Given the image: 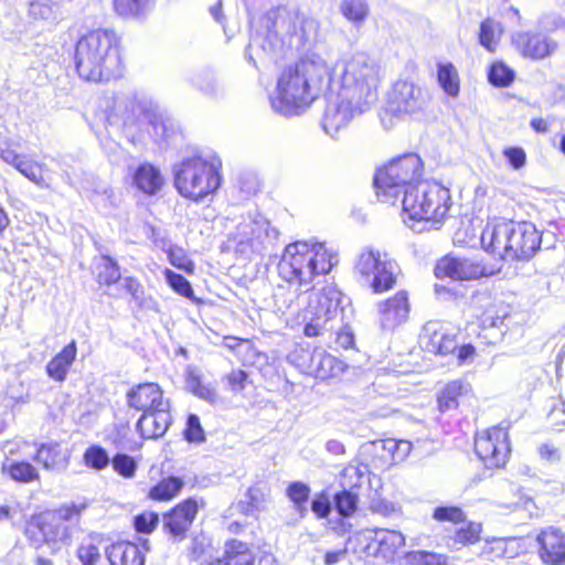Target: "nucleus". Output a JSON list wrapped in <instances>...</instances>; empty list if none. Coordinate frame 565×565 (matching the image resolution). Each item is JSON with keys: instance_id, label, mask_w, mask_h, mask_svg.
I'll list each match as a JSON object with an SVG mask.
<instances>
[{"instance_id": "obj_61", "label": "nucleus", "mask_w": 565, "mask_h": 565, "mask_svg": "<svg viewBox=\"0 0 565 565\" xmlns=\"http://www.w3.org/2000/svg\"><path fill=\"white\" fill-rule=\"evenodd\" d=\"M370 510L382 516H392L401 512V507L380 495H374L370 501Z\"/></svg>"}, {"instance_id": "obj_16", "label": "nucleus", "mask_w": 565, "mask_h": 565, "mask_svg": "<svg viewBox=\"0 0 565 565\" xmlns=\"http://www.w3.org/2000/svg\"><path fill=\"white\" fill-rule=\"evenodd\" d=\"M452 201L449 190L438 182H429L426 189V206L422 224L423 226L416 228L411 225L416 232L424 230H438L440 225L449 215Z\"/></svg>"}, {"instance_id": "obj_47", "label": "nucleus", "mask_w": 565, "mask_h": 565, "mask_svg": "<svg viewBox=\"0 0 565 565\" xmlns=\"http://www.w3.org/2000/svg\"><path fill=\"white\" fill-rule=\"evenodd\" d=\"M406 565H447L448 557L428 551H411L403 556Z\"/></svg>"}, {"instance_id": "obj_62", "label": "nucleus", "mask_w": 565, "mask_h": 565, "mask_svg": "<svg viewBox=\"0 0 565 565\" xmlns=\"http://www.w3.org/2000/svg\"><path fill=\"white\" fill-rule=\"evenodd\" d=\"M99 280L106 285L116 284L120 280V270L118 265L110 258H103V270L98 274Z\"/></svg>"}, {"instance_id": "obj_22", "label": "nucleus", "mask_w": 565, "mask_h": 565, "mask_svg": "<svg viewBox=\"0 0 565 565\" xmlns=\"http://www.w3.org/2000/svg\"><path fill=\"white\" fill-rule=\"evenodd\" d=\"M539 555L544 564H565V532L555 527L543 530L537 535Z\"/></svg>"}, {"instance_id": "obj_4", "label": "nucleus", "mask_w": 565, "mask_h": 565, "mask_svg": "<svg viewBox=\"0 0 565 565\" xmlns=\"http://www.w3.org/2000/svg\"><path fill=\"white\" fill-rule=\"evenodd\" d=\"M76 71L85 81L103 82L120 75L118 38L105 29L89 31L76 42Z\"/></svg>"}, {"instance_id": "obj_11", "label": "nucleus", "mask_w": 565, "mask_h": 565, "mask_svg": "<svg viewBox=\"0 0 565 565\" xmlns=\"http://www.w3.org/2000/svg\"><path fill=\"white\" fill-rule=\"evenodd\" d=\"M396 265L379 250H363L356 260L355 271L363 284L369 285L375 294L393 288L396 282Z\"/></svg>"}, {"instance_id": "obj_14", "label": "nucleus", "mask_w": 565, "mask_h": 565, "mask_svg": "<svg viewBox=\"0 0 565 565\" xmlns=\"http://www.w3.org/2000/svg\"><path fill=\"white\" fill-rule=\"evenodd\" d=\"M475 450L486 467H503L510 454L507 429L503 427H492L478 433L475 439Z\"/></svg>"}, {"instance_id": "obj_29", "label": "nucleus", "mask_w": 565, "mask_h": 565, "mask_svg": "<svg viewBox=\"0 0 565 565\" xmlns=\"http://www.w3.org/2000/svg\"><path fill=\"white\" fill-rule=\"evenodd\" d=\"M169 408L143 413L137 422V430L143 438H158L164 435L170 425Z\"/></svg>"}, {"instance_id": "obj_6", "label": "nucleus", "mask_w": 565, "mask_h": 565, "mask_svg": "<svg viewBox=\"0 0 565 565\" xmlns=\"http://www.w3.org/2000/svg\"><path fill=\"white\" fill-rule=\"evenodd\" d=\"M542 235L533 223L495 220L481 234L486 252L504 260H529L541 248Z\"/></svg>"}, {"instance_id": "obj_58", "label": "nucleus", "mask_w": 565, "mask_h": 565, "mask_svg": "<svg viewBox=\"0 0 565 565\" xmlns=\"http://www.w3.org/2000/svg\"><path fill=\"white\" fill-rule=\"evenodd\" d=\"M481 530L480 523L470 522L456 531L454 541L461 545L475 544L480 540Z\"/></svg>"}, {"instance_id": "obj_33", "label": "nucleus", "mask_w": 565, "mask_h": 565, "mask_svg": "<svg viewBox=\"0 0 565 565\" xmlns=\"http://www.w3.org/2000/svg\"><path fill=\"white\" fill-rule=\"evenodd\" d=\"M405 543V536L398 531L380 530L376 532L377 553L386 562H393L396 553Z\"/></svg>"}, {"instance_id": "obj_55", "label": "nucleus", "mask_w": 565, "mask_h": 565, "mask_svg": "<svg viewBox=\"0 0 565 565\" xmlns=\"http://www.w3.org/2000/svg\"><path fill=\"white\" fill-rule=\"evenodd\" d=\"M335 509L342 516H351L358 508V494L350 490L339 492L334 498Z\"/></svg>"}, {"instance_id": "obj_34", "label": "nucleus", "mask_w": 565, "mask_h": 565, "mask_svg": "<svg viewBox=\"0 0 565 565\" xmlns=\"http://www.w3.org/2000/svg\"><path fill=\"white\" fill-rule=\"evenodd\" d=\"M3 476L12 481L20 483H30L40 479L38 469L28 461H15L6 458L1 465Z\"/></svg>"}, {"instance_id": "obj_44", "label": "nucleus", "mask_w": 565, "mask_h": 565, "mask_svg": "<svg viewBox=\"0 0 565 565\" xmlns=\"http://www.w3.org/2000/svg\"><path fill=\"white\" fill-rule=\"evenodd\" d=\"M152 0H114V9L124 18H140L150 9Z\"/></svg>"}, {"instance_id": "obj_13", "label": "nucleus", "mask_w": 565, "mask_h": 565, "mask_svg": "<svg viewBox=\"0 0 565 565\" xmlns=\"http://www.w3.org/2000/svg\"><path fill=\"white\" fill-rule=\"evenodd\" d=\"M333 93L335 95L330 96L327 102L321 126L328 136L338 138L340 131L345 129L356 116L366 111L369 107L359 105L358 102L344 97L339 92Z\"/></svg>"}, {"instance_id": "obj_19", "label": "nucleus", "mask_w": 565, "mask_h": 565, "mask_svg": "<svg viewBox=\"0 0 565 565\" xmlns=\"http://www.w3.org/2000/svg\"><path fill=\"white\" fill-rule=\"evenodd\" d=\"M419 339L422 347L435 354L448 355L458 348L456 335L438 321L427 322Z\"/></svg>"}, {"instance_id": "obj_38", "label": "nucleus", "mask_w": 565, "mask_h": 565, "mask_svg": "<svg viewBox=\"0 0 565 565\" xmlns=\"http://www.w3.org/2000/svg\"><path fill=\"white\" fill-rule=\"evenodd\" d=\"M367 465L356 462L348 465L340 475V484L344 490L352 491L363 486L369 480Z\"/></svg>"}, {"instance_id": "obj_43", "label": "nucleus", "mask_w": 565, "mask_h": 565, "mask_svg": "<svg viewBox=\"0 0 565 565\" xmlns=\"http://www.w3.org/2000/svg\"><path fill=\"white\" fill-rule=\"evenodd\" d=\"M501 34V24L492 19H487L480 25V44L489 52H494L500 41Z\"/></svg>"}, {"instance_id": "obj_2", "label": "nucleus", "mask_w": 565, "mask_h": 565, "mask_svg": "<svg viewBox=\"0 0 565 565\" xmlns=\"http://www.w3.org/2000/svg\"><path fill=\"white\" fill-rule=\"evenodd\" d=\"M329 62L317 53H308L285 67L270 95L271 108L284 116L303 113L332 86Z\"/></svg>"}, {"instance_id": "obj_51", "label": "nucleus", "mask_w": 565, "mask_h": 565, "mask_svg": "<svg viewBox=\"0 0 565 565\" xmlns=\"http://www.w3.org/2000/svg\"><path fill=\"white\" fill-rule=\"evenodd\" d=\"M310 494V488L302 482H292L287 488V497L294 502L300 516H305L306 503Z\"/></svg>"}, {"instance_id": "obj_54", "label": "nucleus", "mask_w": 565, "mask_h": 565, "mask_svg": "<svg viewBox=\"0 0 565 565\" xmlns=\"http://www.w3.org/2000/svg\"><path fill=\"white\" fill-rule=\"evenodd\" d=\"M340 10L348 20L361 22L365 19L369 8L364 0H343Z\"/></svg>"}, {"instance_id": "obj_57", "label": "nucleus", "mask_w": 565, "mask_h": 565, "mask_svg": "<svg viewBox=\"0 0 565 565\" xmlns=\"http://www.w3.org/2000/svg\"><path fill=\"white\" fill-rule=\"evenodd\" d=\"M383 449L391 455L393 462L403 461L412 450V444L408 440L386 439L383 441Z\"/></svg>"}, {"instance_id": "obj_30", "label": "nucleus", "mask_w": 565, "mask_h": 565, "mask_svg": "<svg viewBox=\"0 0 565 565\" xmlns=\"http://www.w3.org/2000/svg\"><path fill=\"white\" fill-rule=\"evenodd\" d=\"M67 2L70 0H32L29 3L28 14L33 20L55 24L63 18Z\"/></svg>"}, {"instance_id": "obj_42", "label": "nucleus", "mask_w": 565, "mask_h": 565, "mask_svg": "<svg viewBox=\"0 0 565 565\" xmlns=\"http://www.w3.org/2000/svg\"><path fill=\"white\" fill-rule=\"evenodd\" d=\"M162 250L167 253L168 259L170 264L188 274H193L195 266L194 263L190 259L186 252L175 245L170 244L169 242H161V245L156 243Z\"/></svg>"}, {"instance_id": "obj_17", "label": "nucleus", "mask_w": 565, "mask_h": 565, "mask_svg": "<svg viewBox=\"0 0 565 565\" xmlns=\"http://www.w3.org/2000/svg\"><path fill=\"white\" fill-rule=\"evenodd\" d=\"M495 271L492 268L488 269L478 262L454 256L441 258L435 267V275L438 278L448 277L452 280H471L488 277L492 276Z\"/></svg>"}, {"instance_id": "obj_52", "label": "nucleus", "mask_w": 565, "mask_h": 565, "mask_svg": "<svg viewBox=\"0 0 565 565\" xmlns=\"http://www.w3.org/2000/svg\"><path fill=\"white\" fill-rule=\"evenodd\" d=\"M489 82L498 87L509 86L514 79V72L502 62H494L488 74Z\"/></svg>"}, {"instance_id": "obj_9", "label": "nucleus", "mask_w": 565, "mask_h": 565, "mask_svg": "<svg viewBox=\"0 0 565 565\" xmlns=\"http://www.w3.org/2000/svg\"><path fill=\"white\" fill-rule=\"evenodd\" d=\"M156 103L145 94H121L107 102L105 119L116 127H134L143 119L148 120L154 129V134L164 137V125L157 118Z\"/></svg>"}, {"instance_id": "obj_27", "label": "nucleus", "mask_w": 565, "mask_h": 565, "mask_svg": "<svg viewBox=\"0 0 565 565\" xmlns=\"http://www.w3.org/2000/svg\"><path fill=\"white\" fill-rule=\"evenodd\" d=\"M265 223L257 221L241 223L236 233L232 235L233 242L236 243V250L243 254L259 250L263 244L262 236L265 232Z\"/></svg>"}, {"instance_id": "obj_32", "label": "nucleus", "mask_w": 565, "mask_h": 565, "mask_svg": "<svg viewBox=\"0 0 565 565\" xmlns=\"http://www.w3.org/2000/svg\"><path fill=\"white\" fill-rule=\"evenodd\" d=\"M76 343L72 341L47 363L46 372L49 376L55 381H64L68 369L76 359Z\"/></svg>"}, {"instance_id": "obj_1", "label": "nucleus", "mask_w": 565, "mask_h": 565, "mask_svg": "<svg viewBox=\"0 0 565 565\" xmlns=\"http://www.w3.org/2000/svg\"><path fill=\"white\" fill-rule=\"evenodd\" d=\"M338 253L324 243L297 241L285 247L278 263L279 284L274 294L281 313L290 310L301 294L311 290L316 277L329 274L338 264Z\"/></svg>"}, {"instance_id": "obj_49", "label": "nucleus", "mask_w": 565, "mask_h": 565, "mask_svg": "<svg viewBox=\"0 0 565 565\" xmlns=\"http://www.w3.org/2000/svg\"><path fill=\"white\" fill-rule=\"evenodd\" d=\"M194 85L204 95L210 97H217L223 94L224 87L217 77L211 72H203L198 74L193 79Z\"/></svg>"}, {"instance_id": "obj_53", "label": "nucleus", "mask_w": 565, "mask_h": 565, "mask_svg": "<svg viewBox=\"0 0 565 565\" xmlns=\"http://www.w3.org/2000/svg\"><path fill=\"white\" fill-rule=\"evenodd\" d=\"M84 462L87 467L100 471L109 465V456L107 451L100 446L88 447L83 456Z\"/></svg>"}, {"instance_id": "obj_25", "label": "nucleus", "mask_w": 565, "mask_h": 565, "mask_svg": "<svg viewBox=\"0 0 565 565\" xmlns=\"http://www.w3.org/2000/svg\"><path fill=\"white\" fill-rule=\"evenodd\" d=\"M185 386L198 398L217 405L223 402L214 383L206 382L201 371L195 366H188L185 371Z\"/></svg>"}, {"instance_id": "obj_48", "label": "nucleus", "mask_w": 565, "mask_h": 565, "mask_svg": "<svg viewBox=\"0 0 565 565\" xmlns=\"http://www.w3.org/2000/svg\"><path fill=\"white\" fill-rule=\"evenodd\" d=\"M163 276L168 285L179 295L190 299L193 302H199L195 298L190 281L182 275L174 273L173 270L166 268Z\"/></svg>"}, {"instance_id": "obj_18", "label": "nucleus", "mask_w": 565, "mask_h": 565, "mask_svg": "<svg viewBox=\"0 0 565 565\" xmlns=\"http://www.w3.org/2000/svg\"><path fill=\"white\" fill-rule=\"evenodd\" d=\"M126 401L130 408L142 413L170 407L169 401L163 397V391L152 382L132 386L126 394Z\"/></svg>"}, {"instance_id": "obj_20", "label": "nucleus", "mask_w": 565, "mask_h": 565, "mask_svg": "<svg viewBox=\"0 0 565 565\" xmlns=\"http://www.w3.org/2000/svg\"><path fill=\"white\" fill-rule=\"evenodd\" d=\"M199 511L196 499L189 498L180 502L169 513L163 515V527L172 536L183 539L191 527Z\"/></svg>"}, {"instance_id": "obj_45", "label": "nucleus", "mask_w": 565, "mask_h": 565, "mask_svg": "<svg viewBox=\"0 0 565 565\" xmlns=\"http://www.w3.org/2000/svg\"><path fill=\"white\" fill-rule=\"evenodd\" d=\"M222 383L226 391L233 395H242L252 384L249 374L241 369H234L222 377Z\"/></svg>"}, {"instance_id": "obj_28", "label": "nucleus", "mask_w": 565, "mask_h": 565, "mask_svg": "<svg viewBox=\"0 0 565 565\" xmlns=\"http://www.w3.org/2000/svg\"><path fill=\"white\" fill-rule=\"evenodd\" d=\"M428 183V181H417L403 193V214L407 216L409 221H414L417 224H422L423 221Z\"/></svg>"}, {"instance_id": "obj_41", "label": "nucleus", "mask_w": 565, "mask_h": 565, "mask_svg": "<svg viewBox=\"0 0 565 565\" xmlns=\"http://www.w3.org/2000/svg\"><path fill=\"white\" fill-rule=\"evenodd\" d=\"M468 392L469 385L461 381H452L448 383L438 396L440 411L446 412L456 408L459 404V397Z\"/></svg>"}, {"instance_id": "obj_37", "label": "nucleus", "mask_w": 565, "mask_h": 565, "mask_svg": "<svg viewBox=\"0 0 565 565\" xmlns=\"http://www.w3.org/2000/svg\"><path fill=\"white\" fill-rule=\"evenodd\" d=\"M437 78L449 97H457L460 92V78L457 68L449 62L437 64Z\"/></svg>"}, {"instance_id": "obj_10", "label": "nucleus", "mask_w": 565, "mask_h": 565, "mask_svg": "<svg viewBox=\"0 0 565 565\" xmlns=\"http://www.w3.org/2000/svg\"><path fill=\"white\" fill-rule=\"evenodd\" d=\"M342 294L333 285L311 290L308 301V319L303 333L306 337H322L333 332L341 326L340 313Z\"/></svg>"}, {"instance_id": "obj_26", "label": "nucleus", "mask_w": 565, "mask_h": 565, "mask_svg": "<svg viewBox=\"0 0 565 565\" xmlns=\"http://www.w3.org/2000/svg\"><path fill=\"white\" fill-rule=\"evenodd\" d=\"M132 185L146 195H156L164 185V178L151 163L139 164L131 173Z\"/></svg>"}, {"instance_id": "obj_24", "label": "nucleus", "mask_w": 565, "mask_h": 565, "mask_svg": "<svg viewBox=\"0 0 565 565\" xmlns=\"http://www.w3.org/2000/svg\"><path fill=\"white\" fill-rule=\"evenodd\" d=\"M513 42L523 56L533 60L545 58L555 50V43L536 33H518Z\"/></svg>"}, {"instance_id": "obj_3", "label": "nucleus", "mask_w": 565, "mask_h": 565, "mask_svg": "<svg viewBox=\"0 0 565 565\" xmlns=\"http://www.w3.org/2000/svg\"><path fill=\"white\" fill-rule=\"evenodd\" d=\"M266 38L253 39L248 45V58L255 66L257 58L264 55H284L289 50H300L313 41L318 34L319 24L316 19L296 7H277L265 17Z\"/></svg>"}, {"instance_id": "obj_56", "label": "nucleus", "mask_w": 565, "mask_h": 565, "mask_svg": "<svg viewBox=\"0 0 565 565\" xmlns=\"http://www.w3.org/2000/svg\"><path fill=\"white\" fill-rule=\"evenodd\" d=\"M87 509L86 501H78L64 504L58 509L51 511L61 522L77 521L82 513Z\"/></svg>"}, {"instance_id": "obj_23", "label": "nucleus", "mask_w": 565, "mask_h": 565, "mask_svg": "<svg viewBox=\"0 0 565 565\" xmlns=\"http://www.w3.org/2000/svg\"><path fill=\"white\" fill-rule=\"evenodd\" d=\"M70 450L55 441L41 444L34 456L38 463L53 472L65 471L70 465Z\"/></svg>"}, {"instance_id": "obj_40", "label": "nucleus", "mask_w": 565, "mask_h": 565, "mask_svg": "<svg viewBox=\"0 0 565 565\" xmlns=\"http://www.w3.org/2000/svg\"><path fill=\"white\" fill-rule=\"evenodd\" d=\"M223 565H253L254 556L246 543L233 540L226 544Z\"/></svg>"}, {"instance_id": "obj_21", "label": "nucleus", "mask_w": 565, "mask_h": 565, "mask_svg": "<svg viewBox=\"0 0 565 565\" xmlns=\"http://www.w3.org/2000/svg\"><path fill=\"white\" fill-rule=\"evenodd\" d=\"M377 309L381 328L383 330H394L408 318V296L405 291H398L392 298L381 301Z\"/></svg>"}, {"instance_id": "obj_31", "label": "nucleus", "mask_w": 565, "mask_h": 565, "mask_svg": "<svg viewBox=\"0 0 565 565\" xmlns=\"http://www.w3.org/2000/svg\"><path fill=\"white\" fill-rule=\"evenodd\" d=\"M106 555L110 565H143L145 558L136 544L119 542L113 544Z\"/></svg>"}, {"instance_id": "obj_39", "label": "nucleus", "mask_w": 565, "mask_h": 565, "mask_svg": "<svg viewBox=\"0 0 565 565\" xmlns=\"http://www.w3.org/2000/svg\"><path fill=\"white\" fill-rule=\"evenodd\" d=\"M184 482L178 477H168L153 486L148 493V497L154 501H169L177 497L182 490Z\"/></svg>"}, {"instance_id": "obj_63", "label": "nucleus", "mask_w": 565, "mask_h": 565, "mask_svg": "<svg viewBox=\"0 0 565 565\" xmlns=\"http://www.w3.org/2000/svg\"><path fill=\"white\" fill-rule=\"evenodd\" d=\"M159 522V515L154 512H143L135 518V529L139 533L149 534L151 533Z\"/></svg>"}, {"instance_id": "obj_60", "label": "nucleus", "mask_w": 565, "mask_h": 565, "mask_svg": "<svg viewBox=\"0 0 565 565\" xmlns=\"http://www.w3.org/2000/svg\"><path fill=\"white\" fill-rule=\"evenodd\" d=\"M247 507L245 509L246 514H252L254 511H258L264 508L267 499L265 489L260 486H253L246 492Z\"/></svg>"}, {"instance_id": "obj_50", "label": "nucleus", "mask_w": 565, "mask_h": 565, "mask_svg": "<svg viewBox=\"0 0 565 565\" xmlns=\"http://www.w3.org/2000/svg\"><path fill=\"white\" fill-rule=\"evenodd\" d=\"M508 315V308L502 301H489L482 316V323L492 328H499Z\"/></svg>"}, {"instance_id": "obj_64", "label": "nucleus", "mask_w": 565, "mask_h": 565, "mask_svg": "<svg viewBox=\"0 0 565 565\" xmlns=\"http://www.w3.org/2000/svg\"><path fill=\"white\" fill-rule=\"evenodd\" d=\"M185 438L191 443H201L204 440V431L196 415L191 414L188 417Z\"/></svg>"}, {"instance_id": "obj_59", "label": "nucleus", "mask_w": 565, "mask_h": 565, "mask_svg": "<svg viewBox=\"0 0 565 565\" xmlns=\"http://www.w3.org/2000/svg\"><path fill=\"white\" fill-rule=\"evenodd\" d=\"M111 465L114 470L124 478H132L137 470V462L126 454H117L113 458Z\"/></svg>"}, {"instance_id": "obj_46", "label": "nucleus", "mask_w": 565, "mask_h": 565, "mask_svg": "<svg viewBox=\"0 0 565 565\" xmlns=\"http://www.w3.org/2000/svg\"><path fill=\"white\" fill-rule=\"evenodd\" d=\"M15 169L28 178L31 182L36 184L40 188H49L50 184L46 182L44 177L42 175L43 166L38 163L36 161L28 158L26 156H22L21 160L17 164Z\"/></svg>"}, {"instance_id": "obj_8", "label": "nucleus", "mask_w": 565, "mask_h": 565, "mask_svg": "<svg viewBox=\"0 0 565 565\" xmlns=\"http://www.w3.org/2000/svg\"><path fill=\"white\" fill-rule=\"evenodd\" d=\"M423 163L415 153L390 161L379 169L374 177V186L380 201L395 204L401 194L414 185L422 175Z\"/></svg>"}, {"instance_id": "obj_36", "label": "nucleus", "mask_w": 565, "mask_h": 565, "mask_svg": "<svg viewBox=\"0 0 565 565\" xmlns=\"http://www.w3.org/2000/svg\"><path fill=\"white\" fill-rule=\"evenodd\" d=\"M103 539L90 534L82 540L77 548V558L83 565H97L102 558Z\"/></svg>"}, {"instance_id": "obj_7", "label": "nucleus", "mask_w": 565, "mask_h": 565, "mask_svg": "<svg viewBox=\"0 0 565 565\" xmlns=\"http://www.w3.org/2000/svg\"><path fill=\"white\" fill-rule=\"evenodd\" d=\"M222 162L215 154H194L173 167L174 186L180 195L201 202L221 185Z\"/></svg>"}, {"instance_id": "obj_12", "label": "nucleus", "mask_w": 565, "mask_h": 565, "mask_svg": "<svg viewBox=\"0 0 565 565\" xmlns=\"http://www.w3.org/2000/svg\"><path fill=\"white\" fill-rule=\"evenodd\" d=\"M25 536L34 545L47 544L57 550L71 537L70 527L51 511L33 515L25 526Z\"/></svg>"}, {"instance_id": "obj_35", "label": "nucleus", "mask_w": 565, "mask_h": 565, "mask_svg": "<svg viewBox=\"0 0 565 565\" xmlns=\"http://www.w3.org/2000/svg\"><path fill=\"white\" fill-rule=\"evenodd\" d=\"M312 364L317 375L321 379L334 377L344 372L345 364L323 350H316L312 354Z\"/></svg>"}, {"instance_id": "obj_5", "label": "nucleus", "mask_w": 565, "mask_h": 565, "mask_svg": "<svg viewBox=\"0 0 565 565\" xmlns=\"http://www.w3.org/2000/svg\"><path fill=\"white\" fill-rule=\"evenodd\" d=\"M329 70L332 76L329 92H339L369 108L376 102L382 70L371 56L356 53L337 63H329Z\"/></svg>"}, {"instance_id": "obj_15", "label": "nucleus", "mask_w": 565, "mask_h": 565, "mask_svg": "<svg viewBox=\"0 0 565 565\" xmlns=\"http://www.w3.org/2000/svg\"><path fill=\"white\" fill-rule=\"evenodd\" d=\"M428 104V95L418 84L399 79L394 83L388 95L387 108L394 115L422 113Z\"/></svg>"}]
</instances>
